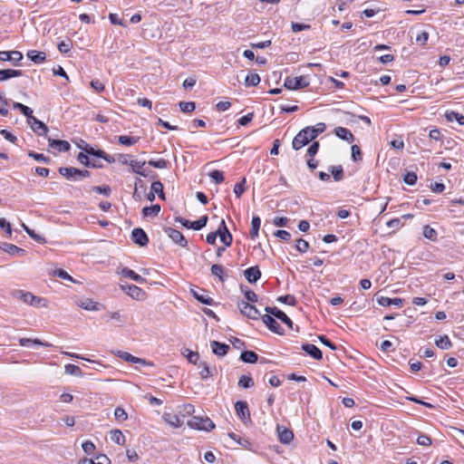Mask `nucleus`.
<instances>
[{
  "label": "nucleus",
  "mask_w": 464,
  "mask_h": 464,
  "mask_svg": "<svg viewBox=\"0 0 464 464\" xmlns=\"http://www.w3.org/2000/svg\"><path fill=\"white\" fill-rule=\"evenodd\" d=\"M325 129V124L319 122L315 126L306 127L301 130L293 140V149L295 150H300L308 144L311 140H314L319 134L323 133Z\"/></svg>",
  "instance_id": "f257e3e1"
},
{
  "label": "nucleus",
  "mask_w": 464,
  "mask_h": 464,
  "mask_svg": "<svg viewBox=\"0 0 464 464\" xmlns=\"http://www.w3.org/2000/svg\"><path fill=\"white\" fill-rule=\"evenodd\" d=\"M58 171L67 179L79 180L90 177V171L78 169L73 167H61Z\"/></svg>",
  "instance_id": "f03ea898"
},
{
  "label": "nucleus",
  "mask_w": 464,
  "mask_h": 464,
  "mask_svg": "<svg viewBox=\"0 0 464 464\" xmlns=\"http://www.w3.org/2000/svg\"><path fill=\"white\" fill-rule=\"evenodd\" d=\"M188 425L191 429L209 431L215 428L214 422L208 417H192L188 421Z\"/></svg>",
  "instance_id": "7ed1b4c3"
},
{
  "label": "nucleus",
  "mask_w": 464,
  "mask_h": 464,
  "mask_svg": "<svg viewBox=\"0 0 464 464\" xmlns=\"http://www.w3.org/2000/svg\"><path fill=\"white\" fill-rule=\"evenodd\" d=\"M13 296L14 298H17V299L23 301L24 303H25L27 304L34 305V306H38L41 304V302L44 301L43 298L35 296L32 293L24 292L23 290L14 291Z\"/></svg>",
  "instance_id": "20e7f679"
},
{
  "label": "nucleus",
  "mask_w": 464,
  "mask_h": 464,
  "mask_svg": "<svg viewBox=\"0 0 464 464\" xmlns=\"http://www.w3.org/2000/svg\"><path fill=\"white\" fill-rule=\"evenodd\" d=\"M308 85L309 81L305 76L286 77L284 82V86L289 90L303 89Z\"/></svg>",
  "instance_id": "39448f33"
},
{
  "label": "nucleus",
  "mask_w": 464,
  "mask_h": 464,
  "mask_svg": "<svg viewBox=\"0 0 464 464\" xmlns=\"http://www.w3.org/2000/svg\"><path fill=\"white\" fill-rule=\"evenodd\" d=\"M237 307L242 314L250 319L257 320L261 315L256 307L250 304L248 302L240 301L237 304Z\"/></svg>",
  "instance_id": "423d86ee"
},
{
  "label": "nucleus",
  "mask_w": 464,
  "mask_h": 464,
  "mask_svg": "<svg viewBox=\"0 0 464 464\" xmlns=\"http://www.w3.org/2000/svg\"><path fill=\"white\" fill-rule=\"evenodd\" d=\"M164 232L171 238V240L182 247L188 246V241L181 232L172 227H164Z\"/></svg>",
  "instance_id": "0eeeda50"
},
{
  "label": "nucleus",
  "mask_w": 464,
  "mask_h": 464,
  "mask_svg": "<svg viewBox=\"0 0 464 464\" xmlns=\"http://www.w3.org/2000/svg\"><path fill=\"white\" fill-rule=\"evenodd\" d=\"M218 237H219L220 241L226 246H229L232 244V235L230 234L229 230L227 229L225 220L222 219L220 222V225L217 230Z\"/></svg>",
  "instance_id": "6e6552de"
},
{
  "label": "nucleus",
  "mask_w": 464,
  "mask_h": 464,
  "mask_svg": "<svg viewBox=\"0 0 464 464\" xmlns=\"http://www.w3.org/2000/svg\"><path fill=\"white\" fill-rule=\"evenodd\" d=\"M131 239L140 246H146L149 243V237L146 232L140 227H136L131 231Z\"/></svg>",
  "instance_id": "1a4fd4ad"
},
{
  "label": "nucleus",
  "mask_w": 464,
  "mask_h": 464,
  "mask_svg": "<svg viewBox=\"0 0 464 464\" xmlns=\"http://www.w3.org/2000/svg\"><path fill=\"white\" fill-rule=\"evenodd\" d=\"M265 311L267 314H270L274 315L276 318L279 319L281 322L285 324L289 328H293V322L292 320L281 310L277 309L276 307H270L266 306L265 308Z\"/></svg>",
  "instance_id": "9d476101"
},
{
  "label": "nucleus",
  "mask_w": 464,
  "mask_h": 464,
  "mask_svg": "<svg viewBox=\"0 0 464 464\" xmlns=\"http://www.w3.org/2000/svg\"><path fill=\"white\" fill-rule=\"evenodd\" d=\"M28 124L31 125L32 130L37 134V135H45L48 128L47 126L38 119H36L34 116L32 115V118H27Z\"/></svg>",
  "instance_id": "9b49d317"
},
{
  "label": "nucleus",
  "mask_w": 464,
  "mask_h": 464,
  "mask_svg": "<svg viewBox=\"0 0 464 464\" xmlns=\"http://www.w3.org/2000/svg\"><path fill=\"white\" fill-rule=\"evenodd\" d=\"M116 354H117V356L119 358H121V359H122V360H124L125 362H128L139 363V364H141V365H150V366L152 365V362H147L144 359L133 356L132 354H130V353H129L127 352L118 351Z\"/></svg>",
  "instance_id": "f8f14e48"
},
{
  "label": "nucleus",
  "mask_w": 464,
  "mask_h": 464,
  "mask_svg": "<svg viewBox=\"0 0 464 464\" xmlns=\"http://www.w3.org/2000/svg\"><path fill=\"white\" fill-rule=\"evenodd\" d=\"M235 410L237 416L243 420H250V412L248 405L246 401H237L235 404Z\"/></svg>",
  "instance_id": "ddd939ff"
},
{
  "label": "nucleus",
  "mask_w": 464,
  "mask_h": 464,
  "mask_svg": "<svg viewBox=\"0 0 464 464\" xmlns=\"http://www.w3.org/2000/svg\"><path fill=\"white\" fill-rule=\"evenodd\" d=\"M263 323L268 327V329L276 334H282L283 329L280 324L276 321L274 317L269 314L262 316Z\"/></svg>",
  "instance_id": "4468645a"
},
{
  "label": "nucleus",
  "mask_w": 464,
  "mask_h": 464,
  "mask_svg": "<svg viewBox=\"0 0 464 464\" xmlns=\"http://www.w3.org/2000/svg\"><path fill=\"white\" fill-rule=\"evenodd\" d=\"M210 347H211L212 353L219 357L226 355L227 353L228 350L230 349L228 344L219 343L218 341H211Z\"/></svg>",
  "instance_id": "2eb2a0df"
},
{
  "label": "nucleus",
  "mask_w": 464,
  "mask_h": 464,
  "mask_svg": "<svg viewBox=\"0 0 464 464\" xmlns=\"http://www.w3.org/2000/svg\"><path fill=\"white\" fill-rule=\"evenodd\" d=\"M121 287L123 290H126V293L133 299L140 300L145 295L144 291L137 285H127L126 286L121 285Z\"/></svg>",
  "instance_id": "dca6fc26"
},
{
  "label": "nucleus",
  "mask_w": 464,
  "mask_h": 464,
  "mask_svg": "<svg viewBox=\"0 0 464 464\" xmlns=\"http://www.w3.org/2000/svg\"><path fill=\"white\" fill-rule=\"evenodd\" d=\"M163 420L169 424L172 428H179L182 426L183 421L180 420V418L170 412H164L162 415Z\"/></svg>",
  "instance_id": "f3484780"
},
{
  "label": "nucleus",
  "mask_w": 464,
  "mask_h": 464,
  "mask_svg": "<svg viewBox=\"0 0 464 464\" xmlns=\"http://www.w3.org/2000/svg\"><path fill=\"white\" fill-rule=\"evenodd\" d=\"M277 433L280 442L284 444L290 443L294 439V433L292 432V430H288L285 427L277 426Z\"/></svg>",
  "instance_id": "a211bd4d"
},
{
  "label": "nucleus",
  "mask_w": 464,
  "mask_h": 464,
  "mask_svg": "<svg viewBox=\"0 0 464 464\" xmlns=\"http://www.w3.org/2000/svg\"><path fill=\"white\" fill-rule=\"evenodd\" d=\"M246 279L250 283H256L261 277V271L258 266H251L244 271Z\"/></svg>",
  "instance_id": "6ab92c4d"
},
{
  "label": "nucleus",
  "mask_w": 464,
  "mask_h": 464,
  "mask_svg": "<svg viewBox=\"0 0 464 464\" xmlns=\"http://www.w3.org/2000/svg\"><path fill=\"white\" fill-rule=\"evenodd\" d=\"M49 147L58 151H68L71 149V145L66 140L48 139Z\"/></svg>",
  "instance_id": "aec40b11"
},
{
  "label": "nucleus",
  "mask_w": 464,
  "mask_h": 464,
  "mask_svg": "<svg viewBox=\"0 0 464 464\" xmlns=\"http://www.w3.org/2000/svg\"><path fill=\"white\" fill-rule=\"evenodd\" d=\"M2 248L5 252L14 256H24L26 253L24 249L10 243H4Z\"/></svg>",
  "instance_id": "412c9836"
},
{
  "label": "nucleus",
  "mask_w": 464,
  "mask_h": 464,
  "mask_svg": "<svg viewBox=\"0 0 464 464\" xmlns=\"http://www.w3.org/2000/svg\"><path fill=\"white\" fill-rule=\"evenodd\" d=\"M377 303L382 306H390L392 304H394L396 306H402L403 305V299L401 298H390L386 296H380L377 298Z\"/></svg>",
  "instance_id": "4be33fe9"
},
{
  "label": "nucleus",
  "mask_w": 464,
  "mask_h": 464,
  "mask_svg": "<svg viewBox=\"0 0 464 464\" xmlns=\"http://www.w3.org/2000/svg\"><path fill=\"white\" fill-rule=\"evenodd\" d=\"M302 349L315 360H321L323 357L321 350L312 343L303 344Z\"/></svg>",
  "instance_id": "5701e85b"
},
{
  "label": "nucleus",
  "mask_w": 464,
  "mask_h": 464,
  "mask_svg": "<svg viewBox=\"0 0 464 464\" xmlns=\"http://www.w3.org/2000/svg\"><path fill=\"white\" fill-rule=\"evenodd\" d=\"M78 306L87 311H98L101 304L94 302L92 299L85 298L77 302Z\"/></svg>",
  "instance_id": "b1692460"
},
{
  "label": "nucleus",
  "mask_w": 464,
  "mask_h": 464,
  "mask_svg": "<svg viewBox=\"0 0 464 464\" xmlns=\"http://www.w3.org/2000/svg\"><path fill=\"white\" fill-rule=\"evenodd\" d=\"M335 135L341 140H347L349 142H353L354 140V136L351 132L350 130L344 127H336L334 129Z\"/></svg>",
  "instance_id": "393cba45"
},
{
  "label": "nucleus",
  "mask_w": 464,
  "mask_h": 464,
  "mask_svg": "<svg viewBox=\"0 0 464 464\" xmlns=\"http://www.w3.org/2000/svg\"><path fill=\"white\" fill-rule=\"evenodd\" d=\"M26 55L34 63H42L46 60V54L44 52L30 50L27 52Z\"/></svg>",
  "instance_id": "a878e982"
},
{
  "label": "nucleus",
  "mask_w": 464,
  "mask_h": 464,
  "mask_svg": "<svg viewBox=\"0 0 464 464\" xmlns=\"http://www.w3.org/2000/svg\"><path fill=\"white\" fill-rule=\"evenodd\" d=\"M23 75L21 70L5 69L0 70V82L6 81L14 77H19Z\"/></svg>",
  "instance_id": "bb28decb"
},
{
  "label": "nucleus",
  "mask_w": 464,
  "mask_h": 464,
  "mask_svg": "<svg viewBox=\"0 0 464 464\" xmlns=\"http://www.w3.org/2000/svg\"><path fill=\"white\" fill-rule=\"evenodd\" d=\"M121 275L125 277H129L130 279H132L133 281L139 283V284H144L146 283V279L144 277H142L141 276L138 275L137 273H135L133 270L128 268V267H124L122 270H121Z\"/></svg>",
  "instance_id": "cd10ccee"
},
{
  "label": "nucleus",
  "mask_w": 464,
  "mask_h": 464,
  "mask_svg": "<svg viewBox=\"0 0 464 464\" xmlns=\"http://www.w3.org/2000/svg\"><path fill=\"white\" fill-rule=\"evenodd\" d=\"M198 365L200 369L198 373L203 380L213 376V371H216V368L210 369L206 362H199Z\"/></svg>",
  "instance_id": "c85d7f7f"
},
{
  "label": "nucleus",
  "mask_w": 464,
  "mask_h": 464,
  "mask_svg": "<svg viewBox=\"0 0 464 464\" xmlns=\"http://www.w3.org/2000/svg\"><path fill=\"white\" fill-rule=\"evenodd\" d=\"M145 164H146V161H143V162H140L138 160H130V166L131 167L132 172L146 178L149 176V174L146 173L143 169V167Z\"/></svg>",
  "instance_id": "c756f323"
},
{
  "label": "nucleus",
  "mask_w": 464,
  "mask_h": 464,
  "mask_svg": "<svg viewBox=\"0 0 464 464\" xmlns=\"http://www.w3.org/2000/svg\"><path fill=\"white\" fill-rule=\"evenodd\" d=\"M79 148L82 149V150H83L86 154H88V156H91V157H96V158L101 159L102 156H103V154H104L103 150H95L94 148H92L91 145H89L87 143H84L83 146L79 145Z\"/></svg>",
  "instance_id": "7c9ffc66"
},
{
  "label": "nucleus",
  "mask_w": 464,
  "mask_h": 464,
  "mask_svg": "<svg viewBox=\"0 0 464 464\" xmlns=\"http://www.w3.org/2000/svg\"><path fill=\"white\" fill-rule=\"evenodd\" d=\"M103 318L104 319H107V320H115L117 321L118 323L123 324L126 323V316L124 314H122L121 312L119 311H116V312H107L104 315H103Z\"/></svg>",
  "instance_id": "2f4dec72"
},
{
  "label": "nucleus",
  "mask_w": 464,
  "mask_h": 464,
  "mask_svg": "<svg viewBox=\"0 0 464 464\" xmlns=\"http://www.w3.org/2000/svg\"><path fill=\"white\" fill-rule=\"evenodd\" d=\"M445 118L448 121H456L459 125H464V115L456 111H447Z\"/></svg>",
  "instance_id": "473e14b6"
},
{
  "label": "nucleus",
  "mask_w": 464,
  "mask_h": 464,
  "mask_svg": "<svg viewBox=\"0 0 464 464\" xmlns=\"http://www.w3.org/2000/svg\"><path fill=\"white\" fill-rule=\"evenodd\" d=\"M240 359L248 363H254L257 361L258 355L253 351H244L240 354Z\"/></svg>",
  "instance_id": "72a5a7b5"
},
{
  "label": "nucleus",
  "mask_w": 464,
  "mask_h": 464,
  "mask_svg": "<svg viewBox=\"0 0 464 464\" xmlns=\"http://www.w3.org/2000/svg\"><path fill=\"white\" fill-rule=\"evenodd\" d=\"M260 225H261V219L258 216H254L252 218V221H251V230H250V237L251 238H256L258 237V231H259V228H260Z\"/></svg>",
  "instance_id": "f704fd0d"
},
{
  "label": "nucleus",
  "mask_w": 464,
  "mask_h": 464,
  "mask_svg": "<svg viewBox=\"0 0 464 464\" xmlns=\"http://www.w3.org/2000/svg\"><path fill=\"white\" fill-rule=\"evenodd\" d=\"M193 296L200 303L204 304H212L213 299L206 293V291L202 290V293L199 294L196 291H192Z\"/></svg>",
  "instance_id": "c9c22d12"
},
{
  "label": "nucleus",
  "mask_w": 464,
  "mask_h": 464,
  "mask_svg": "<svg viewBox=\"0 0 464 464\" xmlns=\"http://www.w3.org/2000/svg\"><path fill=\"white\" fill-rule=\"evenodd\" d=\"M139 137H133V136H127V135H121L118 136V142L121 145L124 146H131L134 145L139 141Z\"/></svg>",
  "instance_id": "e433bc0d"
},
{
  "label": "nucleus",
  "mask_w": 464,
  "mask_h": 464,
  "mask_svg": "<svg viewBox=\"0 0 464 464\" xmlns=\"http://www.w3.org/2000/svg\"><path fill=\"white\" fill-rule=\"evenodd\" d=\"M111 440L118 445H123L126 441V439L120 430H113L111 431Z\"/></svg>",
  "instance_id": "4c0bfd02"
},
{
  "label": "nucleus",
  "mask_w": 464,
  "mask_h": 464,
  "mask_svg": "<svg viewBox=\"0 0 464 464\" xmlns=\"http://www.w3.org/2000/svg\"><path fill=\"white\" fill-rule=\"evenodd\" d=\"M436 345L442 350H449L452 346V343L448 335L440 336V339L436 340Z\"/></svg>",
  "instance_id": "58836bf2"
},
{
  "label": "nucleus",
  "mask_w": 464,
  "mask_h": 464,
  "mask_svg": "<svg viewBox=\"0 0 464 464\" xmlns=\"http://www.w3.org/2000/svg\"><path fill=\"white\" fill-rule=\"evenodd\" d=\"M160 211V206L156 204L150 207H144L142 209V214L144 217H150V216H158V214Z\"/></svg>",
  "instance_id": "ea45409f"
},
{
  "label": "nucleus",
  "mask_w": 464,
  "mask_h": 464,
  "mask_svg": "<svg viewBox=\"0 0 464 464\" xmlns=\"http://www.w3.org/2000/svg\"><path fill=\"white\" fill-rule=\"evenodd\" d=\"M211 274L214 276L218 277L221 282L225 281V278H224L225 268L223 267V266L218 265V264L212 265Z\"/></svg>",
  "instance_id": "a19ab883"
},
{
  "label": "nucleus",
  "mask_w": 464,
  "mask_h": 464,
  "mask_svg": "<svg viewBox=\"0 0 464 464\" xmlns=\"http://www.w3.org/2000/svg\"><path fill=\"white\" fill-rule=\"evenodd\" d=\"M329 170L335 181H340L343 179V169L342 166H331Z\"/></svg>",
  "instance_id": "79ce46f5"
},
{
  "label": "nucleus",
  "mask_w": 464,
  "mask_h": 464,
  "mask_svg": "<svg viewBox=\"0 0 464 464\" xmlns=\"http://www.w3.org/2000/svg\"><path fill=\"white\" fill-rule=\"evenodd\" d=\"M423 237L427 239H430L431 241H436L438 233L437 231L430 227V226L426 225L423 227Z\"/></svg>",
  "instance_id": "37998d69"
},
{
  "label": "nucleus",
  "mask_w": 464,
  "mask_h": 464,
  "mask_svg": "<svg viewBox=\"0 0 464 464\" xmlns=\"http://www.w3.org/2000/svg\"><path fill=\"white\" fill-rule=\"evenodd\" d=\"M208 219V216H202L198 220L192 221L191 224H189V228L200 230L207 225Z\"/></svg>",
  "instance_id": "c03bdc74"
},
{
  "label": "nucleus",
  "mask_w": 464,
  "mask_h": 464,
  "mask_svg": "<svg viewBox=\"0 0 464 464\" xmlns=\"http://www.w3.org/2000/svg\"><path fill=\"white\" fill-rule=\"evenodd\" d=\"M183 355H185L188 359V361L193 364H198L199 361V354L197 352H192L188 349H185V351L182 353Z\"/></svg>",
  "instance_id": "a18cd8bd"
},
{
  "label": "nucleus",
  "mask_w": 464,
  "mask_h": 464,
  "mask_svg": "<svg viewBox=\"0 0 464 464\" xmlns=\"http://www.w3.org/2000/svg\"><path fill=\"white\" fill-rule=\"evenodd\" d=\"M13 108L15 110H19L26 117V119L32 118L33 111L29 107L20 102H14Z\"/></svg>",
  "instance_id": "49530a36"
},
{
  "label": "nucleus",
  "mask_w": 464,
  "mask_h": 464,
  "mask_svg": "<svg viewBox=\"0 0 464 464\" xmlns=\"http://www.w3.org/2000/svg\"><path fill=\"white\" fill-rule=\"evenodd\" d=\"M150 189L151 191L154 192V194H158L161 199L165 198V194L163 192V184L160 181L158 180L152 182Z\"/></svg>",
  "instance_id": "de8ad7c7"
},
{
  "label": "nucleus",
  "mask_w": 464,
  "mask_h": 464,
  "mask_svg": "<svg viewBox=\"0 0 464 464\" xmlns=\"http://www.w3.org/2000/svg\"><path fill=\"white\" fill-rule=\"evenodd\" d=\"M22 60H23V53L21 52L10 51L9 62L13 65L18 66Z\"/></svg>",
  "instance_id": "09e8293b"
},
{
  "label": "nucleus",
  "mask_w": 464,
  "mask_h": 464,
  "mask_svg": "<svg viewBox=\"0 0 464 464\" xmlns=\"http://www.w3.org/2000/svg\"><path fill=\"white\" fill-rule=\"evenodd\" d=\"M238 385L241 388L247 389L254 385V381L249 375H242L238 381Z\"/></svg>",
  "instance_id": "8fccbe9b"
},
{
  "label": "nucleus",
  "mask_w": 464,
  "mask_h": 464,
  "mask_svg": "<svg viewBox=\"0 0 464 464\" xmlns=\"http://www.w3.org/2000/svg\"><path fill=\"white\" fill-rule=\"evenodd\" d=\"M260 82V77L257 73H250L245 79L246 86H256Z\"/></svg>",
  "instance_id": "3c124183"
},
{
  "label": "nucleus",
  "mask_w": 464,
  "mask_h": 464,
  "mask_svg": "<svg viewBox=\"0 0 464 464\" xmlns=\"http://www.w3.org/2000/svg\"><path fill=\"white\" fill-rule=\"evenodd\" d=\"M65 372L67 374L75 375V376L82 375V372L80 369V367L75 364H71V363L65 365Z\"/></svg>",
  "instance_id": "603ef678"
},
{
  "label": "nucleus",
  "mask_w": 464,
  "mask_h": 464,
  "mask_svg": "<svg viewBox=\"0 0 464 464\" xmlns=\"http://www.w3.org/2000/svg\"><path fill=\"white\" fill-rule=\"evenodd\" d=\"M19 343L22 346H29L31 343L39 344L44 346H50L49 343H44L39 339L21 338Z\"/></svg>",
  "instance_id": "864d4df0"
},
{
  "label": "nucleus",
  "mask_w": 464,
  "mask_h": 464,
  "mask_svg": "<svg viewBox=\"0 0 464 464\" xmlns=\"http://www.w3.org/2000/svg\"><path fill=\"white\" fill-rule=\"evenodd\" d=\"M179 106L180 108V111L186 113L192 112L196 108V104L194 102H180L179 103Z\"/></svg>",
  "instance_id": "5fc2aeb1"
},
{
  "label": "nucleus",
  "mask_w": 464,
  "mask_h": 464,
  "mask_svg": "<svg viewBox=\"0 0 464 464\" xmlns=\"http://www.w3.org/2000/svg\"><path fill=\"white\" fill-rule=\"evenodd\" d=\"M402 225L403 224L401 222L400 218H393L386 223V226L392 229V233H394L397 230H399L402 227Z\"/></svg>",
  "instance_id": "6e6d98bb"
},
{
  "label": "nucleus",
  "mask_w": 464,
  "mask_h": 464,
  "mask_svg": "<svg viewBox=\"0 0 464 464\" xmlns=\"http://www.w3.org/2000/svg\"><path fill=\"white\" fill-rule=\"evenodd\" d=\"M278 302L295 306L296 304V299L294 295H285L277 297Z\"/></svg>",
  "instance_id": "4d7b16f0"
},
{
  "label": "nucleus",
  "mask_w": 464,
  "mask_h": 464,
  "mask_svg": "<svg viewBox=\"0 0 464 464\" xmlns=\"http://www.w3.org/2000/svg\"><path fill=\"white\" fill-rule=\"evenodd\" d=\"M109 19L111 21V23L112 24H118V25H121L122 27H127L128 26V23L121 19V18H119L118 14H109Z\"/></svg>",
  "instance_id": "13d9d810"
},
{
  "label": "nucleus",
  "mask_w": 464,
  "mask_h": 464,
  "mask_svg": "<svg viewBox=\"0 0 464 464\" xmlns=\"http://www.w3.org/2000/svg\"><path fill=\"white\" fill-rule=\"evenodd\" d=\"M150 166H152L157 169H166L168 168V161L164 159H160L158 160H150L148 161Z\"/></svg>",
  "instance_id": "bf43d9fd"
},
{
  "label": "nucleus",
  "mask_w": 464,
  "mask_h": 464,
  "mask_svg": "<svg viewBox=\"0 0 464 464\" xmlns=\"http://www.w3.org/2000/svg\"><path fill=\"white\" fill-rule=\"evenodd\" d=\"M209 177L217 183L220 184L224 181V174L222 171L214 169L209 173Z\"/></svg>",
  "instance_id": "052dcab7"
},
{
  "label": "nucleus",
  "mask_w": 464,
  "mask_h": 464,
  "mask_svg": "<svg viewBox=\"0 0 464 464\" xmlns=\"http://www.w3.org/2000/svg\"><path fill=\"white\" fill-rule=\"evenodd\" d=\"M246 179H243L241 182H238L234 187V193L237 196V198H240L241 195L245 192Z\"/></svg>",
  "instance_id": "680f3d73"
},
{
  "label": "nucleus",
  "mask_w": 464,
  "mask_h": 464,
  "mask_svg": "<svg viewBox=\"0 0 464 464\" xmlns=\"http://www.w3.org/2000/svg\"><path fill=\"white\" fill-rule=\"evenodd\" d=\"M403 181L410 186L414 185L417 182V174L415 172H407L404 175Z\"/></svg>",
  "instance_id": "e2e57ef3"
},
{
  "label": "nucleus",
  "mask_w": 464,
  "mask_h": 464,
  "mask_svg": "<svg viewBox=\"0 0 464 464\" xmlns=\"http://www.w3.org/2000/svg\"><path fill=\"white\" fill-rule=\"evenodd\" d=\"M295 247L299 252L305 253L309 249V243L303 238H299L296 241Z\"/></svg>",
  "instance_id": "0e129e2a"
},
{
  "label": "nucleus",
  "mask_w": 464,
  "mask_h": 464,
  "mask_svg": "<svg viewBox=\"0 0 464 464\" xmlns=\"http://www.w3.org/2000/svg\"><path fill=\"white\" fill-rule=\"evenodd\" d=\"M28 156L33 158L34 160H35L37 161H43V162H45V163H49L51 161L50 158L44 156V154L36 153V152H34V151H30L28 153Z\"/></svg>",
  "instance_id": "69168bd1"
},
{
  "label": "nucleus",
  "mask_w": 464,
  "mask_h": 464,
  "mask_svg": "<svg viewBox=\"0 0 464 464\" xmlns=\"http://www.w3.org/2000/svg\"><path fill=\"white\" fill-rule=\"evenodd\" d=\"M351 150L352 158L354 161L362 160V151L358 145H353Z\"/></svg>",
  "instance_id": "338daca9"
},
{
  "label": "nucleus",
  "mask_w": 464,
  "mask_h": 464,
  "mask_svg": "<svg viewBox=\"0 0 464 464\" xmlns=\"http://www.w3.org/2000/svg\"><path fill=\"white\" fill-rule=\"evenodd\" d=\"M53 276L60 277L62 279H64V280H69V281L73 282L72 277L70 275H68V273L66 271H64L63 269H61V268L54 270Z\"/></svg>",
  "instance_id": "774afa93"
}]
</instances>
